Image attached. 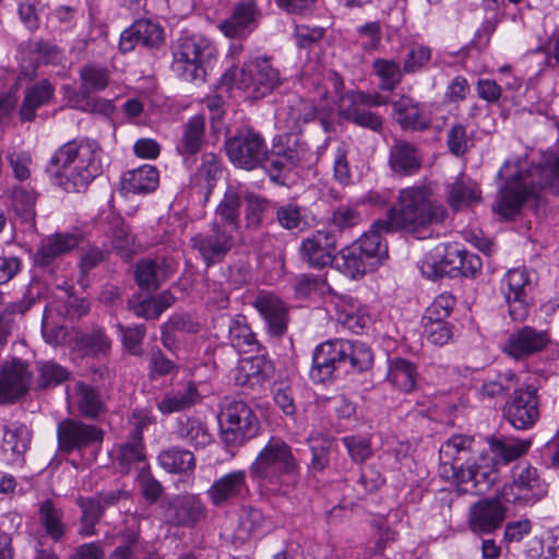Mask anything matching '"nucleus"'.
Wrapping results in <instances>:
<instances>
[{
    "label": "nucleus",
    "mask_w": 559,
    "mask_h": 559,
    "mask_svg": "<svg viewBox=\"0 0 559 559\" xmlns=\"http://www.w3.org/2000/svg\"><path fill=\"white\" fill-rule=\"evenodd\" d=\"M497 179L499 189L492 209L502 217L512 218L539 190L559 193V155H550L530 167L526 158L507 159Z\"/></svg>",
    "instance_id": "obj_1"
},
{
    "label": "nucleus",
    "mask_w": 559,
    "mask_h": 559,
    "mask_svg": "<svg viewBox=\"0 0 559 559\" xmlns=\"http://www.w3.org/2000/svg\"><path fill=\"white\" fill-rule=\"evenodd\" d=\"M373 354L362 342L334 338L318 345L312 354L310 378L316 383L332 380L338 372H364L371 368Z\"/></svg>",
    "instance_id": "obj_2"
},
{
    "label": "nucleus",
    "mask_w": 559,
    "mask_h": 559,
    "mask_svg": "<svg viewBox=\"0 0 559 559\" xmlns=\"http://www.w3.org/2000/svg\"><path fill=\"white\" fill-rule=\"evenodd\" d=\"M102 150L98 142H66L51 156L50 163L64 171L73 164L69 174L56 171V185L67 192H80L102 174Z\"/></svg>",
    "instance_id": "obj_3"
},
{
    "label": "nucleus",
    "mask_w": 559,
    "mask_h": 559,
    "mask_svg": "<svg viewBox=\"0 0 559 559\" xmlns=\"http://www.w3.org/2000/svg\"><path fill=\"white\" fill-rule=\"evenodd\" d=\"M444 206L431 199L425 187H411L401 190L397 202L388 211L384 218L394 230L418 233L423 228L443 222Z\"/></svg>",
    "instance_id": "obj_4"
},
{
    "label": "nucleus",
    "mask_w": 559,
    "mask_h": 559,
    "mask_svg": "<svg viewBox=\"0 0 559 559\" xmlns=\"http://www.w3.org/2000/svg\"><path fill=\"white\" fill-rule=\"evenodd\" d=\"M298 473L292 448L278 438H271L250 465L252 479L273 493L283 491V477L297 476Z\"/></svg>",
    "instance_id": "obj_5"
},
{
    "label": "nucleus",
    "mask_w": 559,
    "mask_h": 559,
    "mask_svg": "<svg viewBox=\"0 0 559 559\" xmlns=\"http://www.w3.org/2000/svg\"><path fill=\"white\" fill-rule=\"evenodd\" d=\"M217 61V49L200 34L179 37L173 46L171 70L187 82H204Z\"/></svg>",
    "instance_id": "obj_6"
},
{
    "label": "nucleus",
    "mask_w": 559,
    "mask_h": 559,
    "mask_svg": "<svg viewBox=\"0 0 559 559\" xmlns=\"http://www.w3.org/2000/svg\"><path fill=\"white\" fill-rule=\"evenodd\" d=\"M233 83L242 91L246 98L258 100L270 95L282 80L278 70L269 60L255 59L245 63L238 75L236 70H227L222 75L218 88L227 93Z\"/></svg>",
    "instance_id": "obj_7"
},
{
    "label": "nucleus",
    "mask_w": 559,
    "mask_h": 559,
    "mask_svg": "<svg viewBox=\"0 0 559 559\" xmlns=\"http://www.w3.org/2000/svg\"><path fill=\"white\" fill-rule=\"evenodd\" d=\"M225 150L229 160L237 167L252 170L264 163H270L278 174L288 165L295 164V154L286 153L282 142L274 144L270 153L264 142H225Z\"/></svg>",
    "instance_id": "obj_8"
},
{
    "label": "nucleus",
    "mask_w": 559,
    "mask_h": 559,
    "mask_svg": "<svg viewBox=\"0 0 559 559\" xmlns=\"http://www.w3.org/2000/svg\"><path fill=\"white\" fill-rule=\"evenodd\" d=\"M221 439L228 451L254 438L260 423L251 407L242 401H231L219 415Z\"/></svg>",
    "instance_id": "obj_9"
},
{
    "label": "nucleus",
    "mask_w": 559,
    "mask_h": 559,
    "mask_svg": "<svg viewBox=\"0 0 559 559\" xmlns=\"http://www.w3.org/2000/svg\"><path fill=\"white\" fill-rule=\"evenodd\" d=\"M513 480L504 485L501 497L509 503L533 506L547 493V485L532 466H518L513 471Z\"/></svg>",
    "instance_id": "obj_10"
},
{
    "label": "nucleus",
    "mask_w": 559,
    "mask_h": 559,
    "mask_svg": "<svg viewBox=\"0 0 559 559\" xmlns=\"http://www.w3.org/2000/svg\"><path fill=\"white\" fill-rule=\"evenodd\" d=\"M236 235L230 231V227L224 228L218 223L212 222L210 229L192 236L190 243L199 252L206 267H210L226 258L235 246Z\"/></svg>",
    "instance_id": "obj_11"
},
{
    "label": "nucleus",
    "mask_w": 559,
    "mask_h": 559,
    "mask_svg": "<svg viewBox=\"0 0 559 559\" xmlns=\"http://www.w3.org/2000/svg\"><path fill=\"white\" fill-rule=\"evenodd\" d=\"M57 440L61 452L82 451L99 445L104 440V430L80 419L67 418L58 424Z\"/></svg>",
    "instance_id": "obj_12"
},
{
    "label": "nucleus",
    "mask_w": 559,
    "mask_h": 559,
    "mask_svg": "<svg viewBox=\"0 0 559 559\" xmlns=\"http://www.w3.org/2000/svg\"><path fill=\"white\" fill-rule=\"evenodd\" d=\"M538 405L537 390L534 386L516 389L504 404L503 416L515 429H530L539 417Z\"/></svg>",
    "instance_id": "obj_13"
},
{
    "label": "nucleus",
    "mask_w": 559,
    "mask_h": 559,
    "mask_svg": "<svg viewBox=\"0 0 559 559\" xmlns=\"http://www.w3.org/2000/svg\"><path fill=\"white\" fill-rule=\"evenodd\" d=\"M532 282L526 269L510 270L502 280L501 290L513 321H523L528 316V292Z\"/></svg>",
    "instance_id": "obj_14"
},
{
    "label": "nucleus",
    "mask_w": 559,
    "mask_h": 559,
    "mask_svg": "<svg viewBox=\"0 0 559 559\" xmlns=\"http://www.w3.org/2000/svg\"><path fill=\"white\" fill-rule=\"evenodd\" d=\"M164 41V28L158 22L140 19L121 33L118 48L120 52L128 53L139 45L147 49H158Z\"/></svg>",
    "instance_id": "obj_15"
},
{
    "label": "nucleus",
    "mask_w": 559,
    "mask_h": 559,
    "mask_svg": "<svg viewBox=\"0 0 559 559\" xmlns=\"http://www.w3.org/2000/svg\"><path fill=\"white\" fill-rule=\"evenodd\" d=\"M206 514V507L197 495L177 496L164 509L165 522L174 527H194Z\"/></svg>",
    "instance_id": "obj_16"
},
{
    "label": "nucleus",
    "mask_w": 559,
    "mask_h": 559,
    "mask_svg": "<svg viewBox=\"0 0 559 559\" xmlns=\"http://www.w3.org/2000/svg\"><path fill=\"white\" fill-rule=\"evenodd\" d=\"M249 492L247 473L243 469L231 471L222 475L206 490L207 498L217 508L245 499L249 496Z\"/></svg>",
    "instance_id": "obj_17"
},
{
    "label": "nucleus",
    "mask_w": 559,
    "mask_h": 559,
    "mask_svg": "<svg viewBox=\"0 0 559 559\" xmlns=\"http://www.w3.org/2000/svg\"><path fill=\"white\" fill-rule=\"evenodd\" d=\"M549 342L546 331L524 325L509 335L502 350L513 359L522 360L544 350Z\"/></svg>",
    "instance_id": "obj_18"
},
{
    "label": "nucleus",
    "mask_w": 559,
    "mask_h": 559,
    "mask_svg": "<svg viewBox=\"0 0 559 559\" xmlns=\"http://www.w3.org/2000/svg\"><path fill=\"white\" fill-rule=\"evenodd\" d=\"M336 235L331 230H317L304 239L299 247L300 259L310 267L322 269L335 258Z\"/></svg>",
    "instance_id": "obj_19"
},
{
    "label": "nucleus",
    "mask_w": 559,
    "mask_h": 559,
    "mask_svg": "<svg viewBox=\"0 0 559 559\" xmlns=\"http://www.w3.org/2000/svg\"><path fill=\"white\" fill-rule=\"evenodd\" d=\"M261 17L255 0H238L231 7L230 15L219 24V29L228 37L242 38L251 34Z\"/></svg>",
    "instance_id": "obj_20"
},
{
    "label": "nucleus",
    "mask_w": 559,
    "mask_h": 559,
    "mask_svg": "<svg viewBox=\"0 0 559 559\" xmlns=\"http://www.w3.org/2000/svg\"><path fill=\"white\" fill-rule=\"evenodd\" d=\"M460 254L461 248L456 243H439L426 253L420 265L421 274L428 280L455 277Z\"/></svg>",
    "instance_id": "obj_21"
},
{
    "label": "nucleus",
    "mask_w": 559,
    "mask_h": 559,
    "mask_svg": "<svg viewBox=\"0 0 559 559\" xmlns=\"http://www.w3.org/2000/svg\"><path fill=\"white\" fill-rule=\"evenodd\" d=\"M31 378L23 361H5L0 367V403L12 404L24 396L29 390Z\"/></svg>",
    "instance_id": "obj_22"
},
{
    "label": "nucleus",
    "mask_w": 559,
    "mask_h": 559,
    "mask_svg": "<svg viewBox=\"0 0 559 559\" xmlns=\"http://www.w3.org/2000/svg\"><path fill=\"white\" fill-rule=\"evenodd\" d=\"M474 445V438L466 435H454L445 440L439 449L443 472L448 473L449 466L452 477L457 475L459 469L469 464L476 454Z\"/></svg>",
    "instance_id": "obj_23"
},
{
    "label": "nucleus",
    "mask_w": 559,
    "mask_h": 559,
    "mask_svg": "<svg viewBox=\"0 0 559 559\" xmlns=\"http://www.w3.org/2000/svg\"><path fill=\"white\" fill-rule=\"evenodd\" d=\"M506 508L497 499H484L469 508L468 526L477 534H489L501 526Z\"/></svg>",
    "instance_id": "obj_24"
},
{
    "label": "nucleus",
    "mask_w": 559,
    "mask_h": 559,
    "mask_svg": "<svg viewBox=\"0 0 559 559\" xmlns=\"http://www.w3.org/2000/svg\"><path fill=\"white\" fill-rule=\"evenodd\" d=\"M29 431L20 423L0 426V456L11 465H22L29 444Z\"/></svg>",
    "instance_id": "obj_25"
},
{
    "label": "nucleus",
    "mask_w": 559,
    "mask_h": 559,
    "mask_svg": "<svg viewBox=\"0 0 559 559\" xmlns=\"http://www.w3.org/2000/svg\"><path fill=\"white\" fill-rule=\"evenodd\" d=\"M81 241V236L72 233H56L47 236L34 254V263L40 269L50 267L56 260L71 252Z\"/></svg>",
    "instance_id": "obj_26"
},
{
    "label": "nucleus",
    "mask_w": 559,
    "mask_h": 559,
    "mask_svg": "<svg viewBox=\"0 0 559 559\" xmlns=\"http://www.w3.org/2000/svg\"><path fill=\"white\" fill-rule=\"evenodd\" d=\"M44 297V287L39 282H31L26 287L23 298L16 302H10L0 313V348L8 343L14 325V316H24L34 305Z\"/></svg>",
    "instance_id": "obj_27"
},
{
    "label": "nucleus",
    "mask_w": 559,
    "mask_h": 559,
    "mask_svg": "<svg viewBox=\"0 0 559 559\" xmlns=\"http://www.w3.org/2000/svg\"><path fill=\"white\" fill-rule=\"evenodd\" d=\"M252 305L265 321L267 332L271 335L282 336L286 332L288 309L277 296L260 293Z\"/></svg>",
    "instance_id": "obj_28"
},
{
    "label": "nucleus",
    "mask_w": 559,
    "mask_h": 559,
    "mask_svg": "<svg viewBox=\"0 0 559 559\" xmlns=\"http://www.w3.org/2000/svg\"><path fill=\"white\" fill-rule=\"evenodd\" d=\"M392 231L395 230L384 218L378 219L354 242L376 269L388 258V246L383 242L382 235Z\"/></svg>",
    "instance_id": "obj_29"
},
{
    "label": "nucleus",
    "mask_w": 559,
    "mask_h": 559,
    "mask_svg": "<svg viewBox=\"0 0 559 559\" xmlns=\"http://www.w3.org/2000/svg\"><path fill=\"white\" fill-rule=\"evenodd\" d=\"M175 436L194 450L204 449L213 442L207 424L198 416H180L176 421Z\"/></svg>",
    "instance_id": "obj_30"
},
{
    "label": "nucleus",
    "mask_w": 559,
    "mask_h": 559,
    "mask_svg": "<svg viewBox=\"0 0 559 559\" xmlns=\"http://www.w3.org/2000/svg\"><path fill=\"white\" fill-rule=\"evenodd\" d=\"M453 478L459 486H462L463 491L479 495L495 484L497 475L491 466L471 462L464 468L459 469L457 475Z\"/></svg>",
    "instance_id": "obj_31"
},
{
    "label": "nucleus",
    "mask_w": 559,
    "mask_h": 559,
    "mask_svg": "<svg viewBox=\"0 0 559 559\" xmlns=\"http://www.w3.org/2000/svg\"><path fill=\"white\" fill-rule=\"evenodd\" d=\"M202 400V396L194 382L185 384L166 392L157 402V409L165 416L174 413L185 412Z\"/></svg>",
    "instance_id": "obj_32"
},
{
    "label": "nucleus",
    "mask_w": 559,
    "mask_h": 559,
    "mask_svg": "<svg viewBox=\"0 0 559 559\" xmlns=\"http://www.w3.org/2000/svg\"><path fill=\"white\" fill-rule=\"evenodd\" d=\"M396 122L405 131L425 130L428 122L423 117L424 106L408 95H401L390 103Z\"/></svg>",
    "instance_id": "obj_33"
},
{
    "label": "nucleus",
    "mask_w": 559,
    "mask_h": 559,
    "mask_svg": "<svg viewBox=\"0 0 559 559\" xmlns=\"http://www.w3.org/2000/svg\"><path fill=\"white\" fill-rule=\"evenodd\" d=\"M55 96V88L48 80H41L26 87L19 109L21 121H33L36 111L48 105Z\"/></svg>",
    "instance_id": "obj_34"
},
{
    "label": "nucleus",
    "mask_w": 559,
    "mask_h": 559,
    "mask_svg": "<svg viewBox=\"0 0 559 559\" xmlns=\"http://www.w3.org/2000/svg\"><path fill=\"white\" fill-rule=\"evenodd\" d=\"M241 191L235 186H229L215 212L213 223H218L224 228L230 227V231L238 233L241 209Z\"/></svg>",
    "instance_id": "obj_35"
},
{
    "label": "nucleus",
    "mask_w": 559,
    "mask_h": 559,
    "mask_svg": "<svg viewBox=\"0 0 559 559\" xmlns=\"http://www.w3.org/2000/svg\"><path fill=\"white\" fill-rule=\"evenodd\" d=\"M159 173L152 165H143L127 171L122 177V190L126 193H150L157 189Z\"/></svg>",
    "instance_id": "obj_36"
},
{
    "label": "nucleus",
    "mask_w": 559,
    "mask_h": 559,
    "mask_svg": "<svg viewBox=\"0 0 559 559\" xmlns=\"http://www.w3.org/2000/svg\"><path fill=\"white\" fill-rule=\"evenodd\" d=\"M62 95L68 102V107L90 114L109 116L114 111V105L107 99H88L82 93V86L76 88L73 85L64 84L61 87Z\"/></svg>",
    "instance_id": "obj_37"
},
{
    "label": "nucleus",
    "mask_w": 559,
    "mask_h": 559,
    "mask_svg": "<svg viewBox=\"0 0 559 559\" xmlns=\"http://www.w3.org/2000/svg\"><path fill=\"white\" fill-rule=\"evenodd\" d=\"M135 280L141 289L156 290L169 275V264L164 259L142 260L135 267Z\"/></svg>",
    "instance_id": "obj_38"
},
{
    "label": "nucleus",
    "mask_w": 559,
    "mask_h": 559,
    "mask_svg": "<svg viewBox=\"0 0 559 559\" xmlns=\"http://www.w3.org/2000/svg\"><path fill=\"white\" fill-rule=\"evenodd\" d=\"M120 536L122 544L114 549L109 559H148L147 544L140 538L139 523L124 528Z\"/></svg>",
    "instance_id": "obj_39"
},
{
    "label": "nucleus",
    "mask_w": 559,
    "mask_h": 559,
    "mask_svg": "<svg viewBox=\"0 0 559 559\" xmlns=\"http://www.w3.org/2000/svg\"><path fill=\"white\" fill-rule=\"evenodd\" d=\"M390 166L402 175L417 173L421 167V156L411 142H395L390 150Z\"/></svg>",
    "instance_id": "obj_40"
},
{
    "label": "nucleus",
    "mask_w": 559,
    "mask_h": 559,
    "mask_svg": "<svg viewBox=\"0 0 559 559\" xmlns=\"http://www.w3.org/2000/svg\"><path fill=\"white\" fill-rule=\"evenodd\" d=\"M417 367L407 359L393 358L388 361L386 381L397 390L409 393L416 389Z\"/></svg>",
    "instance_id": "obj_41"
},
{
    "label": "nucleus",
    "mask_w": 559,
    "mask_h": 559,
    "mask_svg": "<svg viewBox=\"0 0 559 559\" xmlns=\"http://www.w3.org/2000/svg\"><path fill=\"white\" fill-rule=\"evenodd\" d=\"M74 392L78 409L84 418L96 419L105 413V402L97 388L83 381H76Z\"/></svg>",
    "instance_id": "obj_42"
},
{
    "label": "nucleus",
    "mask_w": 559,
    "mask_h": 559,
    "mask_svg": "<svg viewBox=\"0 0 559 559\" xmlns=\"http://www.w3.org/2000/svg\"><path fill=\"white\" fill-rule=\"evenodd\" d=\"M269 362L263 356L242 358L236 368V384L241 386L260 384L269 377Z\"/></svg>",
    "instance_id": "obj_43"
},
{
    "label": "nucleus",
    "mask_w": 559,
    "mask_h": 559,
    "mask_svg": "<svg viewBox=\"0 0 559 559\" xmlns=\"http://www.w3.org/2000/svg\"><path fill=\"white\" fill-rule=\"evenodd\" d=\"M338 309L337 321L355 334H360L370 322L366 308L360 307L352 297H343Z\"/></svg>",
    "instance_id": "obj_44"
},
{
    "label": "nucleus",
    "mask_w": 559,
    "mask_h": 559,
    "mask_svg": "<svg viewBox=\"0 0 559 559\" xmlns=\"http://www.w3.org/2000/svg\"><path fill=\"white\" fill-rule=\"evenodd\" d=\"M358 247L353 242L341 251L337 269L352 278L364 276L367 272L376 270V266L362 254Z\"/></svg>",
    "instance_id": "obj_45"
},
{
    "label": "nucleus",
    "mask_w": 559,
    "mask_h": 559,
    "mask_svg": "<svg viewBox=\"0 0 559 559\" xmlns=\"http://www.w3.org/2000/svg\"><path fill=\"white\" fill-rule=\"evenodd\" d=\"M479 198L478 185L462 175L448 186V202L452 209L459 210L468 206L473 202H477Z\"/></svg>",
    "instance_id": "obj_46"
},
{
    "label": "nucleus",
    "mask_w": 559,
    "mask_h": 559,
    "mask_svg": "<svg viewBox=\"0 0 559 559\" xmlns=\"http://www.w3.org/2000/svg\"><path fill=\"white\" fill-rule=\"evenodd\" d=\"M158 464L168 473H187L195 467L194 454L177 445L163 450L157 456Z\"/></svg>",
    "instance_id": "obj_47"
},
{
    "label": "nucleus",
    "mask_w": 559,
    "mask_h": 559,
    "mask_svg": "<svg viewBox=\"0 0 559 559\" xmlns=\"http://www.w3.org/2000/svg\"><path fill=\"white\" fill-rule=\"evenodd\" d=\"M10 205L15 216L28 227L35 226V203L36 193L33 190H27L23 187H13L10 190Z\"/></svg>",
    "instance_id": "obj_48"
},
{
    "label": "nucleus",
    "mask_w": 559,
    "mask_h": 559,
    "mask_svg": "<svg viewBox=\"0 0 559 559\" xmlns=\"http://www.w3.org/2000/svg\"><path fill=\"white\" fill-rule=\"evenodd\" d=\"M38 520L46 534L53 540L59 542L67 532V525L63 522V511L51 500L41 502L38 510Z\"/></svg>",
    "instance_id": "obj_49"
},
{
    "label": "nucleus",
    "mask_w": 559,
    "mask_h": 559,
    "mask_svg": "<svg viewBox=\"0 0 559 559\" xmlns=\"http://www.w3.org/2000/svg\"><path fill=\"white\" fill-rule=\"evenodd\" d=\"M372 70L379 78V88L384 92L395 90L405 74L403 67L393 59L378 58L373 60Z\"/></svg>",
    "instance_id": "obj_50"
},
{
    "label": "nucleus",
    "mask_w": 559,
    "mask_h": 559,
    "mask_svg": "<svg viewBox=\"0 0 559 559\" xmlns=\"http://www.w3.org/2000/svg\"><path fill=\"white\" fill-rule=\"evenodd\" d=\"M338 115L341 118L352 121L361 128L369 129L378 133L382 131V118L362 105H355V103L349 102L347 107L344 105L340 107Z\"/></svg>",
    "instance_id": "obj_51"
},
{
    "label": "nucleus",
    "mask_w": 559,
    "mask_h": 559,
    "mask_svg": "<svg viewBox=\"0 0 559 559\" xmlns=\"http://www.w3.org/2000/svg\"><path fill=\"white\" fill-rule=\"evenodd\" d=\"M36 389L47 390L55 388L70 379L71 372L52 360L36 362Z\"/></svg>",
    "instance_id": "obj_52"
},
{
    "label": "nucleus",
    "mask_w": 559,
    "mask_h": 559,
    "mask_svg": "<svg viewBox=\"0 0 559 559\" xmlns=\"http://www.w3.org/2000/svg\"><path fill=\"white\" fill-rule=\"evenodd\" d=\"M76 504L82 511L79 534L82 536L95 535V526L105 513L102 506L94 499V497H79L76 499Z\"/></svg>",
    "instance_id": "obj_53"
},
{
    "label": "nucleus",
    "mask_w": 559,
    "mask_h": 559,
    "mask_svg": "<svg viewBox=\"0 0 559 559\" xmlns=\"http://www.w3.org/2000/svg\"><path fill=\"white\" fill-rule=\"evenodd\" d=\"M228 338L233 347L239 352H252L258 345L255 335L246 324L243 317L231 320Z\"/></svg>",
    "instance_id": "obj_54"
},
{
    "label": "nucleus",
    "mask_w": 559,
    "mask_h": 559,
    "mask_svg": "<svg viewBox=\"0 0 559 559\" xmlns=\"http://www.w3.org/2000/svg\"><path fill=\"white\" fill-rule=\"evenodd\" d=\"M80 80L82 93L86 94L88 99H99L94 97L93 93L103 91L108 85V75L105 69L95 66H84L80 69Z\"/></svg>",
    "instance_id": "obj_55"
},
{
    "label": "nucleus",
    "mask_w": 559,
    "mask_h": 559,
    "mask_svg": "<svg viewBox=\"0 0 559 559\" xmlns=\"http://www.w3.org/2000/svg\"><path fill=\"white\" fill-rule=\"evenodd\" d=\"M530 447L531 442L528 440L493 439L490 441L492 453L506 463L516 460L526 453Z\"/></svg>",
    "instance_id": "obj_56"
},
{
    "label": "nucleus",
    "mask_w": 559,
    "mask_h": 559,
    "mask_svg": "<svg viewBox=\"0 0 559 559\" xmlns=\"http://www.w3.org/2000/svg\"><path fill=\"white\" fill-rule=\"evenodd\" d=\"M221 175L222 168L217 157L214 154H206L203 156V162L194 176V180L209 194Z\"/></svg>",
    "instance_id": "obj_57"
},
{
    "label": "nucleus",
    "mask_w": 559,
    "mask_h": 559,
    "mask_svg": "<svg viewBox=\"0 0 559 559\" xmlns=\"http://www.w3.org/2000/svg\"><path fill=\"white\" fill-rule=\"evenodd\" d=\"M424 336L433 345L443 346L449 343L453 336V325L445 319L423 318Z\"/></svg>",
    "instance_id": "obj_58"
},
{
    "label": "nucleus",
    "mask_w": 559,
    "mask_h": 559,
    "mask_svg": "<svg viewBox=\"0 0 559 559\" xmlns=\"http://www.w3.org/2000/svg\"><path fill=\"white\" fill-rule=\"evenodd\" d=\"M276 222L287 230L301 229L307 223L305 210L294 203L281 205L276 210Z\"/></svg>",
    "instance_id": "obj_59"
},
{
    "label": "nucleus",
    "mask_w": 559,
    "mask_h": 559,
    "mask_svg": "<svg viewBox=\"0 0 559 559\" xmlns=\"http://www.w3.org/2000/svg\"><path fill=\"white\" fill-rule=\"evenodd\" d=\"M431 59V49L427 46L415 44L409 47L403 61L405 74H414L421 71Z\"/></svg>",
    "instance_id": "obj_60"
},
{
    "label": "nucleus",
    "mask_w": 559,
    "mask_h": 559,
    "mask_svg": "<svg viewBox=\"0 0 559 559\" xmlns=\"http://www.w3.org/2000/svg\"><path fill=\"white\" fill-rule=\"evenodd\" d=\"M80 344L87 354L94 356L107 355L110 352L111 342L102 329H95L81 336Z\"/></svg>",
    "instance_id": "obj_61"
},
{
    "label": "nucleus",
    "mask_w": 559,
    "mask_h": 559,
    "mask_svg": "<svg viewBox=\"0 0 559 559\" xmlns=\"http://www.w3.org/2000/svg\"><path fill=\"white\" fill-rule=\"evenodd\" d=\"M143 445L131 444L128 442L122 443L116 454V461L119 471L122 474L129 473L131 466L144 460Z\"/></svg>",
    "instance_id": "obj_62"
},
{
    "label": "nucleus",
    "mask_w": 559,
    "mask_h": 559,
    "mask_svg": "<svg viewBox=\"0 0 559 559\" xmlns=\"http://www.w3.org/2000/svg\"><path fill=\"white\" fill-rule=\"evenodd\" d=\"M326 286L325 281L312 274H301L296 277L294 290L295 295L299 299H306L314 294L322 293Z\"/></svg>",
    "instance_id": "obj_63"
},
{
    "label": "nucleus",
    "mask_w": 559,
    "mask_h": 559,
    "mask_svg": "<svg viewBox=\"0 0 559 559\" xmlns=\"http://www.w3.org/2000/svg\"><path fill=\"white\" fill-rule=\"evenodd\" d=\"M350 459L356 463H362L371 456V444L369 439L361 436H347L342 438Z\"/></svg>",
    "instance_id": "obj_64"
}]
</instances>
